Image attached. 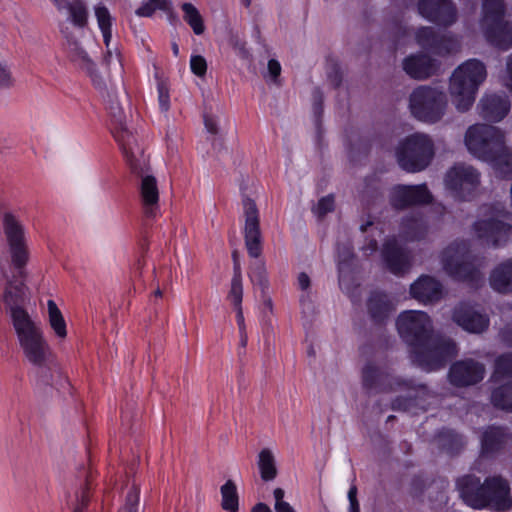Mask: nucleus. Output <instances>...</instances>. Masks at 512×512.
<instances>
[{"instance_id":"f257e3e1","label":"nucleus","mask_w":512,"mask_h":512,"mask_svg":"<svg viewBox=\"0 0 512 512\" xmlns=\"http://www.w3.org/2000/svg\"><path fill=\"white\" fill-rule=\"evenodd\" d=\"M25 289L22 281H9L2 301L10 313L25 361L32 365L39 381L48 385L52 381L53 373L57 371V365L41 325L35 322L22 307L25 301Z\"/></svg>"},{"instance_id":"f03ea898","label":"nucleus","mask_w":512,"mask_h":512,"mask_svg":"<svg viewBox=\"0 0 512 512\" xmlns=\"http://www.w3.org/2000/svg\"><path fill=\"white\" fill-rule=\"evenodd\" d=\"M396 327L401 338L411 347L412 362L427 372L443 367L458 353L452 339L434 334L432 321L423 311L402 312Z\"/></svg>"},{"instance_id":"7ed1b4c3","label":"nucleus","mask_w":512,"mask_h":512,"mask_svg":"<svg viewBox=\"0 0 512 512\" xmlns=\"http://www.w3.org/2000/svg\"><path fill=\"white\" fill-rule=\"evenodd\" d=\"M464 143L473 157L489 163L499 177L512 178V152L506 146L502 129L483 123L471 125Z\"/></svg>"},{"instance_id":"20e7f679","label":"nucleus","mask_w":512,"mask_h":512,"mask_svg":"<svg viewBox=\"0 0 512 512\" xmlns=\"http://www.w3.org/2000/svg\"><path fill=\"white\" fill-rule=\"evenodd\" d=\"M124 157L133 174L139 177V198L143 213L148 218L160 215V193L155 176L150 173L148 158L139 146L135 136L125 127L116 135Z\"/></svg>"},{"instance_id":"39448f33","label":"nucleus","mask_w":512,"mask_h":512,"mask_svg":"<svg viewBox=\"0 0 512 512\" xmlns=\"http://www.w3.org/2000/svg\"><path fill=\"white\" fill-rule=\"evenodd\" d=\"M456 485L464 503L474 509L505 511L512 506L509 484L500 476L489 477L481 484L479 478L466 475Z\"/></svg>"},{"instance_id":"423d86ee","label":"nucleus","mask_w":512,"mask_h":512,"mask_svg":"<svg viewBox=\"0 0 512 512\" xmlns=\"http://www.w3.org/2000/svg\"><path fill=\"white\" fill-rule=\"evenodd\" d=\"M67 50L70 60L90 78L92 85L108 105L110 113L121 124L123 111L109 73L100 72L93 59L75 39L67 37Z\"/></svg>"},{"instance_id":"0eeeda50","label":"nucleus","mask_w":512,"mask_h":512,"mask_svg":"<svg viewBox=\"0 0 512 512\" xmlns=\"http://www.w3.org/2000/svg\"><path fill=\"white\" fill-rule=\"evenodd\" d=\"M486 77V66L477 59H469L454 70L450 77L449 93L457 111L466 112L473 106Z\"/></svg>"},{"instance_id":"6e6552de","label":"nucleus","mask_w":512,"mask_h":512,"mask_svg":"<svg viewBox=\"0 0 512 512\" xmlns=\"http://www.w3.org/2000/svg\"><path fill=\"white\" fill-rule=\"evenodd\" d=\"M362 377L364 387L369 390H375L377 392L406 390L409 392L408 397H399L393 401L392 409L394 410L408 411L413 406L419 405L417 400L420 396H424L428 393L425 386L420 385L415 387L412 381L401 380L370 363L363 368Z\"/></svg>"},{"instance_id":"1a4fd4ad","label":"nucleus","mask_w":512,"mask_h":512,"mask_svg":"<svg viewBox=\"0 0 512 512\" xmlns=\"http://www.w3.org/2000/svg\"><path fill=\"white\" fill-rule=\"evenodd\" d=\"M505 13L504 0H483L480 29L487 42L501 50L512 48V22L504 19Z\"/></svg>"},{"instance_id":"9d476101","label":"nucleus","mask_w":512,"mask_h":512,"mask_svg":"<svg viewBox=\"0 0 512 512\" xmlns=\"http://www.w3.org/2000/svg\"><path fill=\"white\" fill-rule=\"evenodd\" d=\"M478 262V259L471 256L464 241L452 243L441 256L443 270L448 276L473 285L483 281Z\"/></svg>"},{"instance_id":"9b49d317","label":"nucleus","mask_w":512,"mask_h":512,"mask_svg":"<svg viewBox=\"0 0 512 512\" xmlns=\"http://www.w3.org/2000/svg\"><path fill=\"white\" fill-rule=\"evenodd\" d=\"M395 154L403 170L415 173L424 170L430 164L434 156V145L428 135L415 133L399 143Z\"/></svg>"},{"instance_id":"f8f14e48","label":"nucleus","mask_w":512,"mask_h":512,"mask_svg":"<svg viewBox=\"0 0 512 512\" xmlns=\"http://www.w3.org/2000/svg\"><path fill=\"white\" fill-rule=\"evenodd\" d=\"M481 184V174L472 165L456 163L444 176L445 191L455 200L470 201L477 195Z\"/></svg>"},{"instance_id":"ddd939ff","label":"nucleus","mask_w":512,"mask_h":512,"mask_svg":"<svg viewBox=\"0 0 512 512\" xmlns=\"http://www.w3.org/2000/svg\"><path fill=\"white\" fill-rule=\"evenodd\" d=\"M409 107L415 118L423 122L435 123L445 113L446 94L438 88L420 86L410 95Z\"/></svg>"},{"instance_id":"4468645a","label":"nucleus","mask_w":512,"mask_h":512,"mask_svg":"<svg viewBox=\"0 0 512 512\" xmlns=\"http://www.w3.org/2000/svg\"><path fill=\"white\" fill-rule=\"evenodd\" d=\"M5 239L13 266L23 276V269L29 261L27 233L21 220L13 213L6 212L2 220Z\"/></svg>"},{"instance_id":"2eb2a0df","label":"nucleus","mask_w":512,"mask_h":512,"mask_svg":"<svg viewBox=\"0 0 512 512\" xmlns=\"http://www.w3.org/2000/svg\"><path fill=\"white\" fill-rule=\"evenodd\" d=\"M433 201V195L425 183L417 185L393 186L389 191V203L395 209H405L410 206L427 205Z\"/></svg>"},{"instance_id":"dca6fc26","label":"nucleus","mask_w":512,"mask_h":512,"mask_svg":"<svg viewBox=\"0 0 512 512\" xmlns=\"http://www.w3.org/2000/svg\"><path fill=\"white\" fill-rule=\"evenodd\" d=\"M474 231L483 244L498 247L512 240V226L498 220L494 215L474 224Z\"/></svg>"},{"instance_id":"f3484780","label":"nucleus","mask_w":512,"mask_h":512,"mask_svg":"<svg viewBox=\"0 0 512 512\" xmlns=\"http://www.w3.org/2000/svg\"><path fill=\"white\" fill-rule=\"evenodd\" d=\"M245 216L244 237L247 252L250 257L258 258L262 253L259 213L257 206L250 198L243 199Z\"/></svg>"},{"instance_id":"a211bd4d","label":"nucleus","mask_w":512,"mask_h":512,"mask_svg":"<svg viewBox=\"0 0 512 512\" xmlns=\"http://www.w3.org/2000/svg\"><path fill=\"white\" fill-rule=\"evenodd\" d=\"M415 37L419 46L441 56L456 52L460 47L457 37L453 35L439 36L431 27L419 28Z\"/></svg>"},{"instance_id":"6ab92c4d","label":"nucleus","mask_w":512,"mask_h":512,"mask_svg":"<svg viewBox=\"0 0 512 512\" xmlns=\"http://www.w3.org/2000/svg\"><path fill=\"white\" fill-rule=\"evenodd\" d=\"M419 14L438 25L450 26L457 19V11L451 0H420Z\"/></svg>"},{"instance_id":"aec40b11","label":"nucleus","mask_w":512,"mask_h":512,"mask_svg":"<svg viewBox=\"0 0 512 512\" xmlns=\"http://www.w3.org/2000/svg\"><path fill=\"white\" fill-rule=\"evenodd\" d=\"M485 367L474 360H462L455 362L449 370L451 384L458 387L474 385L484 378Z\"/></svg>"},{"instance_id":"412c9836","label":"nucleus","mask_w":512,"mask_h":512,"mask_svg":"<svg viewBox=\"0 0 512 512\" xmlns=\"http://www.w3.org/2000/svg\"><path fill=\"white\" fill-rule=\"evenodd\" d=\"M511 108L510 100L506 94H485L477 105L479 115L490 122H499L504 119Z\"/></svg>"},{"instance_id":"4be33fe9","label":"nucleus","mask_w":512,"mask_h":512,"mask_svg":"<svg viewBox=\"0 0 512 512\" xmlns=\"http://www.w3.org/2000/svg\"><path fill=\"white\" fill-rule=\"evenodd\" d=\"M381 255L386 268L395 275L404 274L411 267L409 252L403 249L395 238L385 242Z\"/></svg>"},{"instance_id":"5701e85b","label":"nucleus","mask_w":512,"mask_h":512,"mask_svg":"<svg viewBox=\"0 0 512 512\" xmlns=\"http://www.w3.org/2000/svg\"><path fill=\"white\" fill-rule=\"evenodd\" d=\"M453 320L464 330L472 333H481L489 325L486 315L478 313L466 303H461L454 309Z\"/></svg>"},{"instance_id":"b1692460","label":"nucleus","mask_w":512,"mask_h":512,"mask_svg":"<svg viewBox=\"0 0 512 512\" xmlns=\"http://www.w3.org/2000/svg\"><path fill=\"white\" fill-rule=\"evenodd\" d=\"M353 258V250L349 243L343 246H338L337 266L339 274V286L341 290L350 297L353 296V290L356 288L354 286V276L352 268Z\"/></svg>"},{"instance_id":"393cba45","label":"nucleus","mask_w":512,"mask_h":512,"mask_svg":"<svg viewBox=\"0 0 512 512\" xmlns=\"http://www.w3.org/2000/svg\"><path fill=\"white\" fill-rule=\"evenodd\" d=\"M442 285L435 278L427 275L420 276L410 286L412 298L422 303H433L442 297Z\"/></svg>"},{"instance_id":"a878e982","label":"nucleus","mask_w":512,"mask_h":512,"mask_svg":"<svg viewBox=\"0 0 512 512\" xmlns=\"http://www.w3.org/2000/svg\"><path fill=\"white\" fill-rule=\"evenodd\" d=\"M439 68V63L429 56L419 53L406 57L403 61L404 71L414 79H426L434 75Z\"/></svg>"},{"instance_id":"bb28decb","label":"nucleus","mask_w":512,"mask_h":512,"mask_svg":"<svg viewBox=\"0 0 512 512\" xmlns=\"http://www.w3.org/2000/svg\"><path fill=\"white\" fill-rule=\"evenodd\" d=\"M512 441L511 435L502 427H488L481 437V455L492 456L504 450Z\"/></svg>"},{"instance_id":"cd10ccee","label":"nucleus","mask_w":512,"mask_h":512,"mask_svg":"<svg viewBox=\"0 0 512 512\" xmlns=\"http://www.w3.org/2000/svg\"><path fill=\"white\" fill-rule=\"evenodd\" d=\"M430 218L420 213H412L403 218L400 225V236L405 241H418L423 239L429 229Z\"/></svg>"},{"instance_id":"c85d7f7f","label":"nucleus","mask_w":512,"mask_h":512,"mask_svg":"<svg viewBox=\"0 0 512 512\" xmlns=\"http://www.w3.org/2000/svg\"><path fill=\"white\" fill-rule=\"evenodd\" d=\"M395 305V301L382 292H373L368 300V310L375 321L385 319Z\"/></svg>"},{"instance_id":"c756f323","label":"nucleus","mask_w":512,"mask_h":512,"mask_svg":"<svg viewBox=\"0 0 512 512\" xmlns=\"http://www.w3.org/2000/svg\"><path fill=\"white\" fill-rule=\"evenodd\" d=\"M491 287L500 292H512V259L501 263L490 276Z\"/></svg>"},{"instance_id":"7c9ffc66","label":"nucleus","mask_w":512,"mask_h":512,"mask_svg":"<svg viewBox=\"0 0 512 512\" xmlns=\"http://www.w3.org/2000/svg\"><path fill=\"white\" fill-rule=\"evenodd\" d=\"M62 14H65L67 21L75 27L83 29L88 23V10L82 0H72L64 8Z\"/></svg>"},{"instance_id":"2f4dec72","label":"nucleus","mask_w":512,"mask_h":512,"mask_svg":"<svg viewBox=\"0 0 512 512\" xmlns=\"http://www.w3.org/2000/svg\"><path fill=\"white\" fill-rule=\"evenodd\" d=\"M257 466L263 481H272L276 478V459L271 449L264 448L259 452Z\"/></svg>"},{"instance_id":"473e14b6","label":"nucleus","mask_w":512,"mask_h":512,"mask_svg":"<svg viewBox=\"0 0 512 512\" xmlns=\"http://www.w3.org/2000/svg\"><path fill=\"white\" fill-rule=\"evenodd\" d=\"M94 13L98 27L103 36L104 44L106 47H108L112 39L113 17L111 16L108 8L103 4L96 5L94 7Z\"/></svg>"},{"instance_id":"72a5a7b5","label":"nucleus","mask_w":512,"mask_h":512,"mask_svg":"<svg viewBox=\"0 0 512 512\" xmlns=\"http://www.w3.org/2000/svg\"><path fill=\"white\" fill-rule=\"evenodd\" d=\"M48 322L54 334L59 339H65L67 336V327L62 312L53 300L47 301Z\"/></svg>"},{"instance_id":"f704fd0d","label":"nucleus","mask_w":512,"mask_h":512,"mask_svg":"<svg viewBox=\"0 0 512 512\" xmlns=\"http://www.w3.org/2000/svg\"><path fill=\"white\" fill-rule=\"evenodd\" d=\"M490 399L494 407L512 412V381L494 388Z\"/></svg>"},{"instance_id":"c9c22d12","label":"nucleus","mask_w":512,"mask_h":512,"mask_svg":"<svg viewBox=\"0 0 512 512\" xmlns=\"http://www.w3.org/2000/svg\"><path fill=\"white\" fill-rule=\"evenodd\" d=\"M183 11V18L191 27L196 35H201L205 31L203 18L199 10L191 3H183L181 5Z\"/></svg>"},{"instance_id":"e433bc0d","label":"nucleus","mask_w":512,"mask_h":512,"mask_svg":"<svg viewBox=\"0 0 512 512\" xmlns=\"http://www.w3.org/2000/svg\"><path fill=\"white\" fill-rule=\"evenodd\" d=\"M228 300L234 307H242V298H243V286H242V276L239 265L235 262L234 265V275L231 280V286L228 293Z\"/></svg>"},{"instance_id":"4c0bfd02","label":"nucleus","mask_w":512,"mask_h":512,"mask_svg":"<svg viewBox=\"0 0 512 512\" xmlns=\"http://www.w3.org/2000/svg\"><path fill=\"white\" fill-rule=\"evenodd\" d=\"M222 508L229 512L238 510V494L236 485L233 481L228 480L221 487Z\"/></svg>"},{"instance_id":"58836bf2","label":"nucleus","mask_w":512,"mask_h":512,"mask_svg":"<svg viewBox=\"0 0 512 512\" xmlns=\"http://www.w3.org/2000/svg\"><path fill=\"white\" fill-rule=\"evenodd\" d=\"M172 3L170 0H148L144 2L136 11V15L140 17H151L156 10L170 12Z\"/></svg>"},{"instance_id":"ea45409f","label":"nucleus","mask_w":512,"mask_h":512,"mask_svg":"<svg viewBox=\"0 0 512 512\" xmlns=\"http://www.w3.org/2000/svg\"><path fill=\"white\" fill-rule=\"evenodd\" d=\"M439 442L450 453L457 452L464 445L462 436L449 429L439 434Z\"/></svg>"},{"instance_id":"a19ab883","label":"nucleus","mask_w":512,"mask_h":512,"mask_svg":"<svg viewBox=\"0 0 512 512\" xmlns=\"http://www.w3.org/2000/svg\"><path fill=\"white\" fill-rule=\"evenodd\" d=\"M506 377H512V353L499 356L495 362L493 379L500 381Z\"/></svg>"},{"instance_id":"79ce46f5","label":"nucleus","mask_w":512,"mask_h":512,"mask_svg":"<svg viewBox=\"0 0 512 512\" xmlns=\"http://www.w3.org/2000/svg\"><path fill=\"white\" fill-rule=\"evenodd\" d=\"M251 281L260 286L262 290L268 288L269 282L267 278V272L265 264L262 261H257L251 266L249 273Z\"/></svg>"},{"instance_id":"37998d69","label":"nucleus","mask_w":512,"mask_h":512,"mask_svg":"<svg viewBox=\"0 0 512 512\" xmlns=\"http://www.w3.org/2000/svg\"><path fill=\"white\" fill-rule=\"evenodd\" d=\"M140 489L133 484L126 495L125 504L119 512H138Z\"/></svg>"},{"instance_id":"c03bdc74","label":"nucleus","mask_w":512,"mask_h":512,"mask_svg":"<svg viewBox=\"0 0 512 512\" xmlns=\"http://www.w3.org/2000/svg\"><path fill=\"white\" fill-rule=\"evenodd\" d=\"M104 64L110 69H122L121 56L117 48L111 49L110 45L106 47V53L104 55Z\"/></svg>"},{"instance_id":"a18cd8bd","label":"nucleus","mask_w":512,"mask_h":512,"mask_svg":"<svg viewBox=\"0 0 512 512\" xmlns=\"http://www.w3.org/2000/svg\"><path fill=\"white\" fill-rule=\"evenodd\" d=\"M274 496V510L275 512H296L295 509L284 500L285 492L281 488H276L273 491Z\"/></svg>"},{"instance_id":"49530a36","label":"nucleus","mask_w":512,"mask_h":512,"mask_svg":"<svg viewBox=\"0 0 512 512\" xmlns=\"http://www.w3.org/2000/svg\"><path fill=\"white\" fill-rule=\"evenodd\" d=\"M334 209V197L332 195H328L322 197L317 205L314 207L313 211L318 217H323L328 212H331Z\"/></svg>"},{"instance_id":"de8ad7c7","label":"nucleus","mask_w":512,"mask_h":512,"mask_svg":"<svg viewBox=\"0 0 512 512\" xmlns=\"http://www.w3.org/2000/svg\"><path fill=\"white\" fill-rule=\"evenodd\" d=\"M190 68L195 75L203 77L206 74L207 62L204 57L194 55L190 59Z\"/></svg>"},{"instance_id":"09e8293b","label":"nucleus","mask_w":512,"mask_h":512,"mask_svg":"<svg viewBox=\"0 0 512 512\" xmlns=\"http://www.w3.org/2000/svg\"><path fill=\"white\" fill-rule=\"evenodd\" d=\"M157 92L160 110L162 112H167L170 108V96L164 83H158Z\"/></svg>"},{"instance_id":"8fccbe9b","label":"nucleus","mask_w":512,"mask_h":512,"mask_svg":"<svg viewBox=\"0 0 512 512\" xmlns=\"http://www.w3.org/2000/svg\"><path fill=\"white\" fill-rule=\"evenodd\" d=\"M89 491L88 488H84L80 495L77 496V504L73 510V512H84L85 508L89 503Z\"/></svg>"},{"instance_id":"3c124183","label":"nucleus","mask_w":512,"mask_h":512,"mask_svg":"<svg viewBox=\"0 0 512 512\" xmlns=\"http://www.w3.org/2000/svg\"><path fill=\"white\" fill-rule=\"evenodd\" d=\"M504 84L512 92V53L506 57Z\"/></svg>"},{"instance_id":"603ef678","label":"nucleus","mask_w":512,"mask_h":512,"mask_svg":"<svg viewBox=\"0 0 512 512\" xmlns=\"http://www.w3.org/2000/svg\"><path fill=\"white\" fill-rule=\"evenodd\" d=\"M204 126L206 131L211 135L218 134V120L212 115H204Z\"/></svg>"},{"instance_id":"864d4df0","label":"nucleus","mask_w":512,"mask_h":512,"mask_svg":"<svg viewBox=\"0 0 512 512\" xmlns=\"http://www.w3.org/2000/svg\"><path fill=\"white\" fill-rule=\"evenodd\" d=\"M13 84V79L10 71L6 66L0 64V87H10Z\"/></svg>"},{"instance_id":"5fc2aeb1","label":"nucleus","mask_w":512,"mask_h":512,"mask_svg":"<svg viewBox=\"0 0 512 512\" xmlns=\"http://www.w3.org/2000/svg\"><path fill=\"white\" fill-rule=\"evenodd\" d=\"M268 73L272 80L276 82L278 76L281 73V65L280 63L275 59H270L268 61Z\"/></svg>"},{"instance_id":"6e6d98bb","label":"nucleus","mask_w":512,"mask_h":512,"mask_svg":"<svg viewBox=\"0 0 512 512\" xmlns=\"http://www.w3.org/2000/svg\"><path fill=\"white\" fill-rule=\"evenodd\" d=\"M297 283H298V287L301 290L305 291L310 286V278L306 273L302 272L298 275Z\"/></svg>"},{"instance_id":"4d7b16f0","label":"nucleus","mask_w":512,"mask_h":512,"mask_svg":"<svg viewBox=\"0 0 512 512\" xmlns=\"http://www.w3.org/2000/svg\"><path fill=\"white\" fill-rule=\"evenodd\" d=\"M234 309L236 310V322L239 328V332L246 331L242 307H234Z\"/></svg>"},{"instance_id":"13d9d810","label":"nucleus","mask_w":512,"mask_h":512,"mask_svg":"<svg viewBox=\"0 0 512 512\" xmlns=\"http://www.w3.org/2000/svg\"><path fill=\"white\" fill-rule=\"evenodd\" d=\"M501 337L506 344L512 346V323L501 331Z\"/></svg>"},{"instance_id":"bf43d9fd","label":"nucleus","mask_w":512,"mask_h":512,"mask_svg":"<svg viewBox=\"0 0 512 512\" xmlns=\"http://www.w3.org/2000/svg\"><path fill=\"white\" fill-rule=\"evenodd\" d=\"M362 249L366 255L375 252L377 250V241L375 239H371L369 245L364 246Z\"/></svg>"},{"instance_id":"052dcab7","label":"nucleus","mask_w":512,"mask_h":512,"mask_svg":"<svg viewBox=\"0 0 512 512\" xmlns=\"http://www.w3.org/2000/svg\"><path fill=\"white\" fill-rule=\"evenodd\" d=\"M55 5L59 13L64 11L65 6L70 2V0H51Z\"/></svg>"},{"instance_id":"680f3d73","label":"nucleus","mask_w":512,"mask_h":512,"mask_svg":"<svg viewBox=\"0 0 512 512\" xmlns=\"http://www.w3.org/2000/svg\"><path fill=\"white\" fill-rule=\"evenodd\" d=\"M251 512H272L270 507L264 503H258L256 506L253 507Z\"/></svg>"},{"instance_id":"e2e57ef3","label":"nucleus","mask_w":512,"mask_h":512,"mask_svg":"<svg viewBox=\"0 0 512 512\" xmlns=\"http://www.w3.org/2000/svg\"><path fill=\"white\" fill-rule=\"evenodd\" d=\"M356 495H357V488L356 486H351L349 491H348V500L349 502H358L357 501V498H356Z\"/></svg>"},{"instance_id":"0e129e2a","label":"nucleus","mask_w":512,"mask_h":512,"mask_svg":"<svg viewBox=\"0 0 512 512\" xmlns=\"http://www.w3.org/2000/svg\"><path fill=\"white\" fill-rule=\"evenodd\" d=\"M263 306H264V309L272 311V308H273L272 300L269 297H266L263 301Z\"/></svg>"},{"instance_id":"69168bd1","label":"nucleus","mask_w":512,"mask_h":512,"mask_svg":"<svg viewBox=\"0 0 512 512\" xmlns=\"http://www.w3.org/2000/svg\"><path fill=\"white\" fill-rule=\"evenodd\" d=\"M240 334V344L242 347H245L247 345V334H246V331H243V332H239Z\"/></svg>"},{"instance_id":"338daca9","label":"nucleus","mask_w":512,"mask_h":512,"mask_svg":"<svg viewBox=\"0 0 512 512\" xmlns=\"http://www.w3.org/2000/svg\"><path fill=\"white\" fill-rule=\"evenodd\" d=\"M349 510L348 512H359V504L358 502H349Z\"/></svg>"},{"instance_id":"774afa93","label":"nucleus","mask_w":512,"mask_h":512,"mask_svg":"<svg viewBox=\"0 0 512 512\" xmlns=\"http://www.w3.org/2000/svg\"><path fill=\"white\" fill-rule=\"evenodd\" d=\"M373 226H374L373 222L368 221L366 224H362V225H361V230H362L363 232H367V231H368V228H369V227H371V228H372Z\"/></svg>"}]
</instances>
